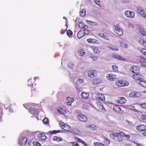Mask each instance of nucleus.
Instances as JSON below:
<instances>
[{
  "instance_id": "nucleus-1",
  "label": "nucleus",
  "mask_w": 146,
  "mask_h": 146,
  "mask_svg": "<svg viewBox=\"0 0 146 146\" xmlns=\"http://www.w3.org/2000/svg\"><path fill=\"white\" fill-rule=\"evenodd\" d=\"M23 106L24 107L28 110L30 113L33 115H34L35 117L36 118L37 117L38 111V110L36 107V105L33 104V105L27 104H23Z\"/></svg>"
},
{
  "instance_id": "nucleus-2",
  "label": "nucleus",
  "mask_w": 146,
  "mask_h": 146,
  "mask_svg": "<svg viewBox=\"0 0 146 146\" xmlns=\"http://www.w3.org/2000/svg\"><path fill=\"white\" fill-rule=\"evenodd\" d=\"M114 31L119 36H122L123 35V32L122 29L119 24H117L115 26Z\"/></svg>"
},
{
  "instance_id": "nucleus-3",
  "label": "nucleus",
  "mask_w": 146,
  "mask_h": 146,
  "mask_svg": "<svg viewBox=\"0 0 146 146\" xmlns=\"http://www.w3.org/2000/svg\"><path fill=\"white\" fill-rule=\"evenodd\" d=\"M19 143L21 144V146L28 145V143L27 142V139L26 137H22L19 141Z\"/></svg>"
},
{
  "instance_id": "nucleus-4",
  "label": "nucleus",
  "mask_w": 146,
  "mask_h": 146,
  "mask_svg": "<svg viewBox=\"0 0 146 146\" xmlns=\"http://www.w3.org/2000/svg\"><path fill=\"white\" fill-rule=\"evenodd\" d=\"M125 15L127 17L131 18H134L135 17L134 13L132 11H126L124 12Z\"/></svg>"
},
{
  "instance_id": "nucleus-5",
  "label": "nucleus",
  "mask_w": 146,
  "mask_h": 146,
  "mask_svg": "<svg viewBox=\"0 0 146 146\" xmlns=\"http://www.w3.org/2000/svg\"><path fill=\"white\" fill-rule=\"evenodd\" d=\"M132 77L136 80H142L145 78L143 76L138 73L134 74L132 75Z\"/></svg>"
},
{
  "instance_id": "nucleus-6",
  "label": "nucleus",
  "mask_w": 146,
  "mask_h": 146,
  "mask_svg": "<svg viewBox=\"0 0 146 146\" xmlns=\"http://www.w3.org/2000/svg\"><path fill=\"white\" fill-rule=\"evenodd\" d=\"M98 71L95 70H91L88 72V74L89 76L91 78L96 77L97 76V73Z\"/></svg>"
},
{
  "instance_id": "nucleus-7",
  "label": "nucleus",
  "mask_w": 146,
  "mask_h": 146,
  "mask_svg": "<svg viewBox=\"0 0 146 146\" xmlns=\"http://www.w3.org/2000/svg\"><path fill=\"white\" fill-rule=\"evenodd\" d=\"M129 70L134 74L138 73L139 68L138 66H134L130 67Z\"/></svg>"
},
{
  "instance_id": "nucleus-8",
  "label": "nucleus",
  "mask_w": 146,
  "mask_h": 146,
  "mask_svg": "<svg viewBox=\"0 0 146 146\" xmlns=\"http://www.w3.org/2000/svg\"><path fill=\"white\" fill-rule=\"evenodd\" d=\"M77 117L79 120L82 121H86L88 119L86 116L82 114H78Z\"/></svg>"
},
{
  "instance_id": "nucleus-9",
  "label": "nucleus",
  "mask_w": 146,
  "mask_h": 146,
  "mask_svg": "<svg viewBox=\"0 0 146 146\" xmlns=\"http://www.w3.org/2000/svg\"><path fill=\"white\" fill-rule=\"evenodd\" d=\"M106 78L108 80L112 81L114 79L116 78V76L113 74H108L107 75Z\"/></svg>"
},
{
  "instance_id": "nucleus-10",
  "label": "nucleus",
  "mask_w": 146,
  "mask_h": 146,
  "mask_svg": "<svg viewBox=\"0 0 146 146\" xmlns=\"http://www.w3.org/2000/svg\"><path fill=\"white\" fill-rule=\"evenodd\" d=\"M113 110L114 111L119 113H121L123 111L121 108L117 106H115L113 107Z\"/></svg>"
},
{
  "instance_id": "nucleus-11",
  "label": "nucleus",
  "mask_w": 146,
  "mask_h": 146,
  "mask_svg": "<svg viewBox=\"0 0 146 146\" xmlns=\"http://www.w3.org/2000/svg\"><path fill=\"white\" fill-rule=\"evenodd\" d=\"M96 99L102 101H104L105 98V96L103 94H97L96 95Z\"/></svg>"
},
{
  "instance_id": "nucleus-12",
  "label": "nucleus",
  "mask_w": 146,
  "mask_h": 146,
  "mask_svg": "<svg viewBox=\"0 0 146 146\" xmlns=\"http://www.w3.org/2000/svg\"><path fill=\"white\" fill-rule=\"evenodd\" d=\"M38 138L42 140H45L47 138L45 134L44 133H40L37 135Z\"/></svg>"
},
{
  "instance_id": "nucleus-13",
  "label": "nucleus",
  "mask_w": 146,
  "mask_h": 146,
  "mask_svg": "<svg viewBox=\"0 0 146 146\" xmlns=\"http://www.w3.org/2000/svg\"><path fill=\"white\" fill-rule=\"evenodd\" d=\"M70 132L77 135H79L81 133L80 131L78 129L76 128L71 129L70 131Z\"/></svg>"
},
{
  "instance_id": "nucleus-14",
  "label": "nucleus",
  "mask_w": 146,
  "mask_h": 146,
  "mask_svg": "<svg viewBox=\"0 0 146 146\" xmlns=\"http://www.w3.org/2000/svg\"><path fill=\"white\" fill-rule=\"evenodd\" d=\"M61 127L67 131L70 132V130L71 129L70 127L68 125L65 124L63 123L62 124Z\"/></svg>"
},
{
  "instance_id": "nucleus-15",
  "label": "nucleus",
  "mask_w": 146,
  "mask_h": 146,
  "mask_svg": "<svg viewBox=\"0 0 146 146\" xmlns=\"http://www.w3.org/2000/svg\"><path fill=\"white\" fill-rule=\"evenodd\" d=\"M73 101V99L70 97L66 98L65 100L66 103L68 105H71L72 102Z\"/></svg>"
},
{
  "instance_id": "nucleus-16",
  "label": "nucleus",
  "mask_w": 146,
  "mask_h": 146,
  "mask_svg": "<svg viewBox=\"0 0 146 146\" xmlns=\"http://www.w3.org/2000/svg\"><path fill=\"white\" fill-rule=\"evenodd\" d=\"M136 129L140 131H143L145 129L146 127L144 125H140L136 126Z\"/></svg>"
},
{
  "instance_id": "nucleus-17",
  "label": "nucleus",
  "mask_w": 146,
  "mask_h": 146,
  "mask_svg": "<svg viewBox=\"0 0 146 146\" xmlns=\"http://www.w3.org/2000/svg\"><path fill=\"white\" fill-rule=\"evenodd\" d=\"M86 128H89L92 131L96 130V127L94 125H87L85 126Z\"/></svg>"
},
{
  "instance_id": "nucleus-18",
  "label": "nucleus",
  "mask_w": 146,
  "mask_h": 146,
  "mask_svg": "<svg viewBox=\"0 0 146 146\" xmlns=\"http://www.w3.org/2000/svg\"><path fill=\"white\" fill-rule=\"evenodd\" d=\"M126 102V100L123 97H120L119 99L117 100V102L120 104H123Z\"/></svg>"
},
{
  "instance_id": "nucleus-19",
  "label": "nucleus",
  "mask_w": 146,
  "mask_h": 146,
  "mask_svg": "<svg viewBox=\"0 0 146 146\" xmlns=\"http://www.w3.org/2000/svg\"><path fill=\"white\" fill-rule=\"evenodd\" d=\"M84 35L83 29L80 30L78 32L77 36L79 38H80L83 37Z\"/></svg>"
},
{
  "instance_id": "nucleus-20",
  "label": "nucleus",
  "mask_w": 146,
  "mask_h": 146,
  "mask_svg": "<svg viewBox=\"0 0 146 146\" xmlns=\"http://www.w3.org/2000/svg\"><path fill=\"white\" fill-rule=\"evenodd\" d=\"M81 96L82 98L85 99L89 98L90 97L89 94L85 92H82V93Z\"/></svg>"
},
{
  "instance_id": "nucleus-21",
  "label": "nucleus",
  "mask_w": 146,
  "mask_h": 146,
  "mask_svg": "<svg viewBox=\"0 0 146 146\" xmlns=\"http://www.w3.org/2000/svg\"><path fill=\"white\" fill-rule=\"evenodd\" d=\"M97 106L99 108L103 111H106V110L104 107L102 103L100 102L98 103Z\"/></svg>"
},
{
  "instance_id": "nucleus-22",
  "label": "nucleus",
  "mask_w": 146,
  "mask_h": 146,
  "mask_svg": "<svg viewBox=\"0 0 146 146\" xmlns=\"http://www.w3.org/2000/svg\"><path fill=\"white\" fill-rule=\"evenodd\" d=\"M58 112L61 114H64L66 113V111L63 108H59L58 110Z\"/></svg>"
},
{
  "instance_id": "nucleus-23",
  "label": "nucleus",
  "mask_w": 146,
  "mask_h": 146,
  "mask_svg": "<svg viewBox=\"0 0 146 146\" xmlns=\"http://www.w3.org/2000/svg\"><path fill=\"white\" fill-rule=\"evenodd\" d=\"M86 21L89 25L92 26H97L98 25V23L96 22H92L91 21H88L87 20H86Z\"/></svg>"
},
{
  "instance_id": "nucleus-24",
  "label": "nucleus",
  "mask_w": 146,
  "mask_h": 146,
  "mask_svg": "<svg viewBox=\"0 0 146 146\" xmlns=\"http://www.w3.org/2000/svg\"><path fill=\"white\" fill-rule=\"evenodd\" d=\"M79 27L80 28L87 29L88 27L87 26L84 25L82 22H80L78 25Z\"/></svg>"
},
{
  "instance_id": "nucleus-25",
  "label": "nucleus",
  "mask_w": 146,
  "mask_h": 146,
  "mask_svg": "<svg viewBox=\"0 0 146 146\" xmlns=\"http://www.w3.org/2000/svg\"><path fill=\"white\" fill-rule=\"evenodd\" d=\"M92 48L94 53L98 54L100 53V51L98 48L95 46H92Z\"/></svg>"
},
{
  "instance_id": "nucleus-26",
  "label": "nucleus",
  "mask_w": 146,
  "mask_h": 146,
  "mask_svg": "<svg viewBox=\"0 0 146 146\" xmlns=\"http://www.w3.org/2000/svg\"><path fill=\"white\" fill-rule=\"evenodd\" d=\"M139 83L141 86L146 88V81L140 80Z\"/></svg>"
},
{
  "instance_id": "nucleus-27",
  "label": "nucleus",
  "mask_w": 146,
  "mask_h": 146,
  "mask_svg": "<svg viewBox=\"0 0 146 146\" xmlns=\"http://www.w3.org/2000/svg\"><path fill=\"white\" fill-rule=\"evenodd\" d=\"M125 25L126 27L129 28H131L132 29H133L134 28V26L133 24L130 22L127 23Z\"/></svg>"
},
{
  "instance_id": "nucleus-28",
  "label": "nucleus",
  "mask_w": 146,
  "mask_h": 146,
  "mask_svg": "<svg viewBox=\"0 0 146 146\" xmlns=\"http://www.w3.org/2000/svg\"><path fill=\"white\" fill-rule=\"evenodd\" d=\"M136 8L138 13L139 14L143 10V8L140 6H137L136 7Z\"/></svg>"
},
{
  "instance_id": "nucleus-29",
  "label": "nucleus",
  "mask_w": 146,
  "mask_h": 146,
  "mask_svg": "<svg viewBox=\"0 0 146 146\" xmlns=\"http://www.w3.org/2000/svg\"><path fill=\"white\" fill-rule=\"evenodd\" d=\"M89 58L92 59L94 61H96L98 58V57L93 55H92L90 56Z\"/></svg>"
},
{
  "instance_id": "nucleus-30",
  "label": "nucleus",
  "mask_w": 146,
  "mask_h": 146,
  "mask_svg": "<svg viewBox=\"0 0 146 146\" xmlns=\"http://www.w3.org/2000/svg\"><path fill=\"white\" fill-rule=\"evenodd\" d=\"M53 140L59 142L62 140V138L57 136H54L53 137Z\"/></svg>"
},
{
  "instance_id": "nucleus-31",
  "label": "nucleus",
  "mask_w": 146,
  "mask_h": 146,
  "mask_svg": "<svg viewBox=\"0 0 146 146\" xmlns=\"http://www.w3.org/2000/svg\"><path fill=\"white\" fill-rule=\"evenodd\" d=\"M78 53L80 56H83L85 54V51L83 49H81L79 50Z\"/></svg>"
},
{
  "instance_id": "nucleus-32",
  "label": "nucleus",
  "mask_w": 146,
  "mask_h": 146,
  "mask_svg": "<svg viewBox=\"0 0 146 146\" xmlns=\"http://www.w3.org/2000/svg\"><path fill=\"white\" fill-rule=\"evenodd\" d=\"M80 14L81 16L82 17L84 16L86 14L85 9H83L80 12Z\"/></svg>"
},
{
  "instance_id": "nucleus-33",
  "label": "nucleus",
  "mask_w": 146,
  "mask_h": 146,
  "mask_svg": "<svg viewBox=\"0 0 146 146\" xmlns=\"http://www.w3.org/2000/svg\"><path fill=\"white\" fill-rule=\"evenodd\" d=\"M118 67L116 65H114L111 66V68L113 71L117 72L118 71Z\"/></svg>"
},
{
  "instance_id": "nucleus-34",
  "label": "nucleus",
  "mask_w": 146,
  "mask_h": 146,
  "mask_svg": "<svg viewBox=\"0 0 146 146\" xmlns=\"http://www.w3.org/2000/svg\"><path fill=\"white\" fill-rule=\"evenodd\" d=\"M94 146H106L102 143L98 142L94 143Z\"/></svg>"
},
{
  "instance_id": "nucleus-35",
  "label": "nucleus",
  "mask_w": 146,
  "mask_h": 146,
  "mask_svg": "<svg viewBox=\"0 0 146 146\" xmlns=\"http://www.w3.org/2000/svg\"><path fill=\"white\" fill-rule=\"evenodd\" d=\"M113 56L114 58H116L118 59H119L120 60H124L125 59L124 58H122L121 56L119 55H114Z\"/></svg>"
},
{
  "instance_id": "nucleus-36",
  "label": "nucleus",
  "mask_w": 146,
  "mask_h": 146,
  "mask_svg": "<svg viewBox=\"0 0 146 146\" xmlns=\"http://www.w3.org/2000/svg\"><path fill=\"white\" fill-rule=\"evenodd\" d=\"M118 136L119 135L118 133H115L114 136H113V140L115 141H118Z\"/></svg>"
},
{
  "instance_id": "nucleus-37",
  "label": "nucleus",
  "mask_w": 146,
  "mask_h": 146,
  "mask_svg": "<svg viewBox=\"0 0 146 146\" xmlns=\"http://www.w3.org/2000/svg\"><path fill=\"white\" fill-rule=\"evenodd\" d=\"M121 82L122 86H128L129 84L128 82L125 81H121Z\"/></svg>"
},
{
  "instance_id": "nucleus-38",
  "label": "nucleus",
  "mask_w": 146,
  "mask_h": 146,
  "mask_svg": "<svg viewBox=\"0 0 146 146\" xmlns=\"http://www.w3.org/2000/svg\"><path fill=\"white\" fill-rule=\"evenodd\" d=\"M99 80L97 78H94L92 81V82L94 84H97L99 83Z\"/></svg>"
},
{
  "instance_id": "nucleus-39",
  "label": "nucleus",
  "mask_w": 146,
  "mask_h": 146,
  "mask_svg": "<svg viewBox=\"0 0 146 146\" xmlns=\"http://www.w3.org/2000/svg\"><path fill=\"white\" fill-rule=\"evenodd\" d=\"M83 80L82 79H78L76 82V83L77 85H79L82 84L83 82Z\"/></svg>"
},
{
  "instance_id": "nucleus-40",
  "label": "nucleus",
  "mask_w": 146,
  "mask_h": 146,
  "mask_svg": "<svg viewBox=\"0 0 146 146\" xmlns=\"http://www.w3.org/2000/svg\"><path fill=\"white\" fill-rule=\"evenodd\" d=\"M104 142L107 145H108L110 144V141L109 139L105 137L104 138Z\"/></svg>"
},
{
  "instance_id": "nucleus-41",
  "label": "nucleus",
  "mask_w": 146,
  "mask_h": 146,
  "mask_svg": "<svg viewBox=\"0 0 146 146\" xmlns=\"http://www.w3.org/2000/svg\"><path fill=\"white\" fill-rule=\"evenodd\" d=\"M115 84L117 86L119 87L122 86L121 81H117L115 82Z\"/></svg>"
},
{
  "instance_id": "nucleus-42",
  "label": "nucleus",
  "mask_w": 146,
  "mask_h": 146,
  "mask_svg": "<svg viewBox=\"0 0 146 146\" xmlns=\"http://www.w3.org/2000/svg\"><path fill=\"white\" fill-rule=\"evenodd\" d=\"M142 17L146 19V13L144 10L139 13Z\"/></svg>"
},
{
  "instance_id": "nucleus-43",
  "label": "nucleus",
  "mask_w": 146,
  "mask_h": 146,
  "mask_svg": "<svg viewBox=\"0 0 146 146\" xmlns=\"http://www.w3.org/2000/svg\"><path fill=\"white\" fill-rule=\"evenodd\" d=\"M129 108L131 110L134 111L135 112H137V110L133 106H128Z\"/></svg>"
},
{
  "instance_id": "nucleus-44",
  "label": "nucleus",
  "mask_w": 146,
  "mask_h": 146,
  "mask_svg": "<svg viewBox=\"0 0 146 146\" xmlns=\"http://www.w3.org/2000/svg\"><path fill=\"white\" fill-rule=\"evenodd\" d=\"M135 92V97H139L141 96V94L140 93L137 92Z\"/></svg>"
},
{
  "instance_id": "nucleus-45",
  "label": "nucleus",
  "mask_w": 146,
  "mask_h": 146,
  "mask_svg": "<svg viewBox=\"0 0 146 146\" xmlns=\"http://www.w3.org/2000/svg\"><path fill=\"white\" fill-rule=\"evenodd\" d=\"M49 119L46 117L43 120V122L45 124H47L48 123Z\"/></svg>"
},
{
  "instance_id": "nucleus-46",
  "label": "nucleus",
  "mask_w": 146,
  "mask_h": 146,
  "mask_svg": "<svg viewBox=\"0 0 146 146\" xmlns=\"http://www.w3.org/2000/svg\"><path fill=\"white\" fill-rule=\"evenodd\" d=\"M83 30L84 34H89L90 31V30L87 29H84Z\"/></svg>"
},
{
  "instance_id": "nucleus-47",
  "label": "nucleus",
  "mask_w": 146,
  "mask_h": 146,
  "mask_svg": "<svg viewBox=\"0 0 146 146\" xmlns=\"http://www.w3.org/2000/svg\"><path fill=\"white\" fill-rule=\"evenodd\" d=\"M33 144L34 146H38L40 145V143L36 141H34L33 143Z\"/></svg>"
},
{
  "instance_id": "nucleus-48",
  "label": "nucleus",
  "mask_w": 146,
  "mask_h": 146,
  "mask_svg": "<svg viewBox=\"0 0 146 146\" xmlns=\"http://www.w3.org/2000/svg\"><path fill=\"white\" fill-rule=\"evenodd\" d=\"M60 132V130H53V131H49V132L51 134H55L57 133H58Z\"/></svg>"
},
{
  "instance_id": "nucleus-49",
  "label": "nucleus",
  "mask_w": 146,
  "mask_h": 146,
  "mask_svg": "<svg viewBox=\"0 0 146 146\" xmlns=\"http://www.w3.org/2000/svg\"><path fill=\"white\" fill-rule=\"evenodd\" d=\"M140 33L143 36H146V32L143 30H141L140 31Z\"/></svg>"
},
{
  "instance_id": "nucleus-50",
  "label": "nucleus",
  "mask_w": 146,
  "mask_h": 146,
  "mask_svg": "<svg viewBox=\"0 0 146 146\" xmlns=\"http://www.w3.org/2000/svg\"><path fill=\"white\" fill-rule=\"evenodd\" d=\"M141 119L143 120L144 121H146V115H143L141 117Z\"/></svg>"
},
{
  "instance_id": "nucleus-51",
  "label": "nucleus",
  "mask_w": 146,
  "mask_h": 146,
  "mask_svg": "<svg viewBox=\"0 0 146 146\" xmlns=\"http://www.w3.org/2000/svg\"><path fill=\"white\" fill-rule=\"evenodd\" d=\"M95 3L98 5L99 6L101 7L102 5L100 3V1L98 0H95L94 1Z\"/></svg>"
},
{
  "instance_id": "nucleus-52",
  "label": "nucleus",
  "mask_w": 146,
  "mask_h": 146,
  "mask_svg": "<svg viewBox=\"0 0 146 146\" xmlns=\"http://www.w3.org/2000/svg\"><path fill=\"white\" fill-rule=\"evenodd\" d=\"M67 34L69 36H70L72 35V31L69 30L67 32Z\"/></svg>"
},
{
  "instance_id": "nucleus-53",
  "label": "nucleus",
  "mask_w": 146,
  "mask_h": 146,
  "mask_svg": "<svg viewBox=\"0 0 146 146\" xmlns=\"http://www.w3.org/2000/svg\"><path fill=\"white\" fill-rule=\"evenodd\" d=\"M141 52L144 54L146 55V49L145 48H142L141 49Z\"/></svg>"
},
{
  "instance_id": "nucleus-54",
  "label": "nucleus",
  "mask_w": 146,
  "mask_h": 146,
  "mask_svg": "<svg viewBox=\"0 0 146 146\" xmlns=\"http://www.w3.org/2000/svg\"><path fill=\"white\" fill-rule=\"evenodd\" d=\"M102 38L108 41L110 40V39L109 37L105 34H104Z\"/></svg>"
},
{
  "instance_id": "nucleus-55",
  "label": "nucleus",
  "mask_w": 146,
  "mask_h": 146,
  "mask_svg": "<svg viewBox=\"0 0 146 146\" xmlns=\"http://www.w3.org/2000/svg\"><path fill=\"white\" fill-rule=\"evenodd\" d=\"M135 92H131L129 94V96L131 97H135Z\"/></svg>"
},
{
  "instance_id": "nucleus-56",
  "label": "nucleus",
  "mask_w": 146,
  "mask_h": 146,
  "mask_svg": "<svg viewBox=\"0 0 146 146\" xmlns=\"http://www.w3.org/2000/svg\"><path fill=\"white\" fill-rule=\"evenodd\" d=\"M121 45L122 47L125 48H127L128 46L127 45L125 42L123 43Z\"/></svg>"
},
{
  "instance_id": "nucleus-57",
  "label": "nucleus",
  "mask_w": 146,
  "mask_h": 146,
  "mask_svg": "<svg viewBox=\"0 0 146 146\" xmlns=\"http://www.w3.org/2000/svg\"><path fill=\"white\" fill-rule=\"evenodd\" d=\"M71 144H72L73 146H78L79 145L76 142H71L70 143Z\"/></svg>"
},
{
  "instance_id": "nucleus-58",
  "label": "nucleus",
  "mask_w": 146,
  "mask_h": 146,
  "mask_svg": "<svg viewBox=\"0 0 146 146\" xmlns=\"http://www.w3.org/2000/svg\"><path fill=\"white\" fill-rule=\"evenodd\" d=\"M68 67L70 68H72L73 66V64L72 63H70L68 65Z\"/></svg>"
},
{
  "instance_id": "nucleus-59",
  "label": "nucleus",
  "mask_w": 146,
  "mask_h": 146,
  "mask_svg": "<svg viewBox=\"0 0 146 146\" xmlns=\"http://www.w3.org/2000/svg\"><path fill=\"white\" fill-rule=\"evenodd\" d=\"M140 106L142 108L146 109V103H144L141 104Z\"/></svg>"
},
{
  "instance_id": "nucleus-60",
  "label": "nucleus",
  "mask_w": 146,
  "mask_h": 146,
  "mask_svg": "<svg viewBox=\"0 0 146 146\" xmlns=\"http://www.w3.org/2000/svg\"><path fill=\"white\" fill-rule=\"evenodd\" d=\"M87 41L89 43L93 42L94 41V39L92 38L88 39Z\"/></svg>"
},
{
  "instance_id": "nucleus-61",
  "label": "nucleus",
  "mask_w": 146,
  "mask_h": 146,
  "mask_svg": "<svg viewBox=\"0 0 146 146\" xmlns=\"http://www.w3.org/2000/svg\"><path fill=\"white\" fill-rule=\"evenodd\" d=\"M75 139H76V141H78L79 142H80L81 143H82L83 141H82L79 138L75 137Z\"/></svg>"
},
{
  "instance_id": "nucleus-62",
  "label": "nucleus",
  "mask_w": 146,
  "mask_h": 146,
  "mask_svg": "<svg viewBox=\"0 0 146 146\" xmlns=\"http://www.w3.org/2000/svg\"><path fill=\"white\" fill-rule=\"evenodd\" d=\"M123 138L120 135H119L118 137V141L119 142H121L123 140Z\"/></svg>"
},
{
  "instance_id": "nucleus-63",
  "label": "nucleus",
  "mask_w": 146,
  "mask_h": 146,
  "mask_svg": "<svg viewBox=\"0 0 146 146\" xmlns=\"http://www.w3.org/2000/svg\"><path fill=\"white\" fill-rule=\"evenodd\" d=\"M118 135H120L121 136L124 137L125 134L124 133L122 132H120L119 133H118Z\"/></svg>"
},
{
  "instance_id": "nucleus-64",
  "label": "nucleus",
  "mask_w": 146,
  "mask_h": 146,
  "mask_svg": "<svg viewBox=\"0 0 146 146\" xmlns=\"http://www.w3.org/2000/svg\"><path fill=\"white\" fill-rule=\"evenodd\" d=\"M141 59H139L141 62H143L145 60V58L142 56H141L140 57Z\"/></svg>"
}]
</instances>
